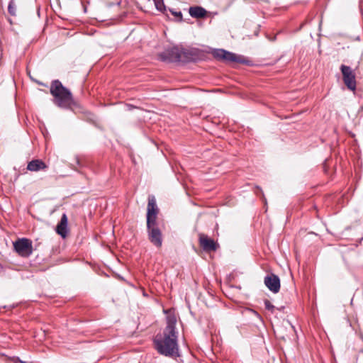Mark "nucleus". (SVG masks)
Segmentation results:
<instances>
[{
	"mask_svg": "<svg viewBox=\"0 0 363 363\" xmlns=\"http://www.w3.org/2000/svg\"><path fill=\"white\" fill-rule=\"evenodd\" d=\"M153 343L160 354L172 357L179 356V346L175 321L169 320L162 334H157Z\"/></svg>",
	"mask_w": 363,
	"mask_h": 363,
	"instance_id": "nucleus-1",
	"label": "nucleus"
},
{
	"mask_svg": "<svg viewBox=\"0 0 363 363\" xmlns=\"http://www.w3.org/2000/svg\"><path fill=\"white\" fill-rule=\"evenodd\" d=\"M50 91L53 96V103L60 108L69 109L76 104L71 91L58 79L51 82Z\"/></svg>",
	"mask_w": 363,
	"mask_h": 363,
	"instance_id": "nucleus-2",
	"label": "nucleus"
},
{
	"mask_svg": "<svg viewBox=\"0 0 363 363\" xmlns=\"http://www.w3.org/2000/svg\"><path fill=\"white\" fill-rule=\"evenodd\" d=\"M193 50H180L177 47H173L165 50L159 55V58L163 62H179L183 60H191L193 57Z\"/></svg>",
	"mask_w": 363,
	"mask_h": 363,
	"instance_id": "nucleus-3",
	"label": "nucleus"
},
{
	"mask_svg": "<svg viewBox=\"0 0 363 363\" xmlns=\"http://www.w3.org/2000/svg\"><path fill=\"white\" fill-rule=\"evenodd\" d=\"M147 233L149 241L157 248H160L163 236L158 222H147Z\"/></svg>",
	"mask_w": 363,
	"mask_h": 363,
	"instance_id": "nucleus-4",
	"label": "nucleus"
},
{
	"mask_svg": "<svg viewBox=\"0 0 363 363\" xmlns=\"http://www.w3.org/2000/svg\"><path fill=\"white\" fill-rule=\"evenodd\" d=\"M213 55L217 60H223L228 62H239L242 64L246 63V61L242 59V56L237 55L223 49L215 50L213 52Z\"/></svg>",
	"mask_w": 363,
	"mask_h": 363,
	"instance_id": "nucleus-5",
	"label": "nucleus"
},
{
	"mask_svg": "<svg viewBox=\"0 0 363 363\" xmlns=\"http://www.w3.org/2000/svg\"><path fill=\"white\" fill-rule=\"evenodd\" d=\"M13 247L21 257H28L33 252L32 242L28 238H18L13 242Z\"/></svg>",
	"mask_w": 363,
	"mask_h": 363,
	"instance_id": "nucleus-6",
	"label": "nucleus"
},
{
	"mask_svg": "<svg viewBox=\"0 0 363 363\" xmlns=\"http://www.w3.org/2000/svg\"><path fill=\"white\" fill-rule=\"evenodd\" d=\"M340 71L342 74V79L345 86L350 90L356 89L357 83L355 79V73L350 66L342 65Z\"/></svg>",
	"mask_w": 363,
	"mask_h": 363,
	"instance_id": "nucleus-7",
	"label": "nucleus"
},
{
	"mask_svg": "<svg viewBox=\"0 0 363 363\" xmlns=\"http://www.w3.org/2000/svg\"><path fill=\"white\" fill-rule=\"evenodd\" d=\"M158 213L159 208L157 206L155 196H149L147 208V222H157Z\"/></svg>",
	"mask_w": 363,
	"mask_h": 363,
	"instance_id": "nucleus-8",
	"label": "nucleus"
},
{
	"mask_svg": "<svg viewBox=\"0 0 363 363\" xmlns=\"http://www.w3.org/2000/svg\"><path fill=\"white\" fill-rule=\"evenodd\" d=\"M264 283L265 286L273 293H278L280 289L279 277L271 273L264 277Z\"/></svg>",
	"mask_w": 363,
	"mask_h": 363,
	"instance_id": "nucleus-9",
	"label": "nucleus"
},
{
	"mask_svg": "<svg viewBox=\"0 0 363 363\" xmlns=\"http://www.w3.org/2000/svg\"><path fill=\"white\" fill-rule=\"evenodd\" d=\"M199 244L206 252L216 251L219 247L218 243L204 234L199 235Z\"/></svg>",
	"mask_w": 363,
	"mask_h": 363,
	"instance_id": "nucleus-10",
	"label": "nucleus"
},
{
	"mask_svg": "<svg viewBox=\"0 0 363 363\" xmlns=\"http://www.w3.org/2000/svg\"><path fill=\"white\" fill-rule=\"evenodd\" d=\"M68 218L65 213H63L60 223L57 225L56 232L62 238H65L67 237L68 233Z\"/></svg>",
	"mask_w": 363,
	"mask_h": 363,
	"instance_id": "nucleus-11",
	"label": "nucleus"
},
{
	"mask_svg": "<svg viewBox=\"0 0 363 363\" xmlns=\"http://www.w3.org/2000/svg\"><path fill=\"white\" fill-rule=\"evenodd\" d=\"M47 167V165L43 160L36 159L33 160L28 163L27 170L30 172H38L45 169Z\"/></svg>",
	"mask_w": 363,
	"mask_h": 363,
	"instance_id": "nucleus-12",
	"label": "nucleus"
},
{
	"mask_svg": "<svg viewBox=\"0 0 363 363\" xmlns=\"http://www.w3.org/2000/svg\"><path fill=\"white\" fill-rule=\"evenodd\" d=\"M189 13L192 18H204L207 14V11L205 9L198 6L190 7Z\"/></svg>",
	"mask_w": 363,
	"mask_h": 363,
	"instance_id": "nucleus-13",
	"label": "nucleus"
},
{
	"mask_svg": "<svg viewBox=\"0 0 363 363\" xmlns=\"http://www.w3.org/2000/svg\"><path fill=\"white\" fill-rule=\"evenodd\" d=\"M16 10H17V8H16V5L15 4V1L11 0L8 5V12L9 13V14L11 16H16Z\"/></svg>",
	"mask_w": 363,
	"mask_h": 363,
	"instance_id": "nucleus-14",
	"label": "nucleus"
},
{
	"mask_svg": "<svg viewBox=\"0 0 363 363\" xmlns=\"http://www.w3.org/2000/svg\"><path fill=\"white\" fill-rule=\"evenodd\" d=\"M154 1V4H155V8L162 12V13H164V11H166V6L164 4V0H153Z\"/></svg>",
	"mask_w": 363,
	"mask_h": 363,
	"instance_id": "nucleus-15",
	"label": "nucleus"
},
{
	"mask_svg": "<svg viewBox=\"0 0 363 363\" xmlns=\"http://www.w3.org/2000/svg\"><path fill=\"white\" fill-rule=\"evenodd\" d=\"M169 11L175 18H177L178 21H182V13L180 11H174L173 9H169Z\"/></svg>",
	"mask_w": 363,
	"mask_h": 363,
	"instance_id": "nucleus-16",
	"label": "nucleus"
},
{
	"mask_svg": "<svg viewBox=\"0 0 363 363\" xmlns=\"http://www.w3.org/2000/svg\"><path fill=\"white\" fill-rule=\"evenodd\" d=\"M265 308L271 312H274L275 306L267 299L264 300Z\"/></svg>",
	"mask_w": 363,
	"mask_h": 363,
	"instance_id": "nucleus-17",
	"label": "nucleus"
}]
</instances>
